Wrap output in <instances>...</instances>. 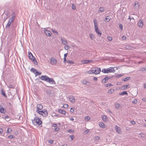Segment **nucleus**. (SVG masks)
<instances>
[{
  "instance_id": "cd10ccee",
  "label": "nucleus",
  "mask_w": 146,
  "mask_h": 146,
  "mask_svg": "<svg viewBox=\"0 0 146 146\" xmlns=\"http://www.w3.org/2000/svg\"><path fill=\"white\" fill-rule=\"evenodd\" d=\"M70 48V47L68 45L66 44L64 46V48L66 50H68V49Z\"/></svg>"
},
{
  "instance_id": "a18cd8bd",
  "label": "nucleus",
  "mask_w": 146,
  "mask_h": 146,
  "mask_svg": "<svg viewBox=\"0 0 146 146\" xmlns=\"http://www.w3.org/2000/svg\"><path fill=\"white\" fill-rule=\"evenodd\" d=\"M119 28H120L121 29V30H123V26L121 24H119Z\"/></svg>"
},
{
  "instance_id": "2f4dec72",
  "label": "nucleus",
  "mask_w": 146,
  "mask_h": 146,
  "mask_svg": "<svg viewBox=\"0 0 146 146\" xmlns=\"http://www.w3.org/2000/svg\"><path fill=\"white\" fill-rule=\"evenodd\" d=\"M5 119L7 121H9L10 120V118L9 116L7 115L5 117Z\"/></svg>"
},
{
  "instance_id": "8fccbe9b",
  "label": "nucleus",
  "mask_w": 146,
  "mask_h": 146,
  "mask_svg": "<svg viewBox=\"0 0 146 146\" xmlns=\"http://www.w3.org/2000/svg\"><path fill=\"white\" fill-rule=\"evenodd\" d=\"M90 36L92 39H93L94 38V36L92 34H90Z\"/></svg>"
},
{
  "instance_id": "f704fd0d",
  "label": "nucleus",
  "mask_w": 146,
  "mask_h": 146,
  "mask_svg": "<svg viewBox=\"0 0 146 146\" xmlns=\"http://www.w3.org/2000/svg\"><path fill=\"white\" fill-rule=\"evenodd\" d=\"M41 74V72H40L37 71L35 74V76H36L37 75H40Z\"/></svg>"
},
{
  "instance_id": "20e7f679",
  "label": "nucleus",
  "mask_w": 146,
  "mask_h": 146,
  "mask_svg": "<svg viewBox=\"0 0 146 146\" xmlns=\"http://www.w3.org/2000/svg\"><path fill=\"white\" fill-rule=\"evenodd\" d=\"M94 25L95 27V31L100 36L102 35V33L100 32L98 28V24L97 22V20L94 19Z\"/></svg>"
},
{
  "instance_id": "7c9ffc66",
  "label": "nucleus",
  "mask_w": 146,
  "mask_h": 146,
  "mask_svg": "<svg viewBox=\"0 0 146 146\" xmlns=\"http://www.w3.org/2000/svg\"><path fill=\"white\" fill-rule=\"evenodd\" d=\"M52 31L55 35H58V33L54 29H52Z\"/></svg>"
},
{
  "instance_id": "aec40b11",
  "label": "nucleus",
  "mask_w": 146,
  "mask_h": 146,
  "mask_svg": "<svg viewBox=\"0 0 146 146\" xmlns=\"http://www.w3.org/2000/svg\"><path fill=\"white\" fill-rule=\"evenodd\" d=\"M111 18V17L109 16H108L106 17L104 21L106 22H109L110 21Z\"/></svg>"
},
{
  "instance_id": "b1692460",
  "label": "nucleus",
  "mask_w": 146,
  "mask_h": 146,
  "mask_svg": "<svg viewBox=\"0 0 146 146\" xmlns=\"http://www.w3.org/2000/svg\"><path fill=\"white\" fill-rule=\"evenodd\" d=\"M138 25L139 27H142L143 25V22L141 21H139L138 23Z\"/></svg>"
},
{
  "instance_id": "6ab92c4d",
  "label": "nucleus",
  "mask_w": 146,
  "mask_h": 146,
  "mask_svg": "<svg viewBox=\"0 0 146 146\" xmlns=\"http://www.w3.org/2000/svg\"><path fill=\"white\" fill-rule=\"evenodd\" d=\"M139 4L138 3L137 1H135V2L134 5V7L135 9H137L139 7Z\"/></svg>"
},
{
  "instance_id": "37998d69",
  "label": "nucleus",
  "mask_w": 146,
  "mask_h": 146,
  "mask_svg": "<svg viewBox=\"0 0 146 146\" xmlns=\"http://www.w3.org/2000/svg\"><path fill=\"white\" fill-rule=\"evenodd\" d=\"M106 87H110L112 85L111 84H107L105 85Z\"/></svg>"
},
{
  "instance_id": "6e6d98bb",
  "label": "nucleus",
  "mask_w": 146,
  "mask_h": 146,
  "mask_svg": "<svg viewBox=\"0 0 146 146\" xmlns=\"http://www.w3.org/2000/svg\"><path fill=\"white\" fill-rule=\"evenodd\" d=\"M83 84H87L88 85V84H89V83L88 82H87L86 81H84L83 82Z\"/></svg>"
},
{
  "instance_id": "72a5a7b5",
  "label": "nucleus",
  "mask_w": 146,
  "mask_h": 146,
  "mask_svg": "<svg viewBox=\"0 0 146 146\" xmlns=\"http://www.w3.org/2000/svg\"><path fill=\"white\" fill-rule=\"evenodd\" d=\"M12 131L11 129L10 128H8L7 129V133L9 134Z\"/></svg>"
},
{
  "instance_id": "e433bc0d",
  "label": "nucleus",
  "mask_w": 146,
  "mask_h": 146,
  "mask_svg": "<svg viewBox=\"0 0 146 146\" xmlns=\"http://www.w3.org/2000/svg\"><path fill=\"white\" fill-rule=\"evenodd\" d=\"M67 62L68 64H73L74 63V62L70 60H67Z\"/></svg>"
},
{
  "instance_id": "dca6fc26",
  "label": "nucleus",
  "mask_w": 146,
  "mask_h": 146,
  "mask_svg": "<svg viewBox=\"0 0 146 146\" xmlns=\"http://www.w3.org/2000/svg\"><path fill=\"white\" fill-rule=\"evenodd\" d=\"M29 59H30L33 62H35L36 64V63L35 62V64H37V62L36 59V58L33 55L32 56H31V58H29Z\"/></svg>"
},
{
  "instance_id": "423d86ee",
  "label": "nucleus",
  "mask_w": 146,
  "mask_h": 146,
  "mask_svg": "<svg viewBox=\"0 0 146 146\" xmlns=\"http://www.w3.org/2000/svg\"><path fill=\"white\" fill-rule=\"evenodd\" d=\"M10 17L9 21L11 23H13L15 18V13H13L12 15L10 16Z\"/></svg>"
},
{
  "instance_id": "de8ad7c7",
  "label": "nucleus",
  "mask_w": 146,
  "mask_h": 146,
  "mask_svg": "<svg viewBox=\"0 0 146 146\" xmlns=\"http://www.w3.org/2000/svg\"><path fill=\"white\" fill-rule=\"evenodd\" d=\"M5 12V15L7 16H8L9 14V11L8 10Z\"/></svg>"
},
{
  "instance_id": "f257e3e1",
  "label": "nucleus",
  "mask_w": 146,
  "mask_h": 146,
  "mask_svg": "<svg viewBox=\"0 0 146 146\" xmlns=\"http://www.w3.org/2000/svg\"><path fill=\"white\" fill-rule=\"evenodd\" d=\"M39 78H40L42 80H44L50 84H56L53 78H50L46 75L42 76L41 77H39Z\"/></svg>"
},
{
  "instance_id": "69168bd1",
  "label": "nucleus",
  "mask_w": 146,
  "mask_h": 146,
  "mask_svg": "<svg viewBox=\"0 0 146 146\" xmlns=\"http://www.w3.org/2000/svg\"><path fill=\"white\" fill-rule=\"evenodd\" d=\"M48 142L51 144L53 143V141L52 140H49L48 141Z\"/></svg>"
},
{
  "instance_id": "f03ea898",
  "label": "nucleus",
  "mask_w": 146,
  "mask_h": 146,
  "mask_svg": "<svg viewBox=\"0 0 146 146\" xmlns=\"http://www.w3.org/2000/svg\"><path fill=\"white\" fill-rule=\"evenodd\" d=\"M117 68L116 67H111L107 69H102V72L104 73H109L113 71H115V70L117 69Z\"/></svg>"
},
{
  "instance_id": "6e6552de",
  "label": "nucleus",
  "mask_w": 146,
  "mask_h": 146,
  "mask_svg": "<svg viewBox=\"0 0 146 146\" xmlns=\"http://www.w3.org/2000/svg\"><path fill=\"white\" fill-rule=\"evenodd\" d=\"M44 33L45 35L48 36H50L51 35V32L46 29V28H44Z\"/></svg>"
},
{
  "instance_id": "4c0bfd02",
  "label": "nucleus",
  "mask_w": 146,
  "mask_h": 146,
  "mask_svg": "<svg viewBox=\"0 0 146 146\" xmlns=\"http://www.w3.org/2000/svg\"><path fill=\"white\" fill-rule=\"evenodd\" d=\"M46 93L48 95H51L52 94V92L50 90H47L46 91Z\"/></svg>"
},
{
  "instance_id": "412c9836",
  "label": "nucleus",
  "mask_w": 146,
  "mask_h": 146,
  "mask_svg": "<svg viewBox=\"0 0 146 146\" xmlns=\"http://www.w3.org/2000/svg\"><path fill=\"white\" fill-rule=\"evenodd\" d=\"M1 92L2 95H3L4 96L5 98L7 97V96L5 94V91H4L2 89L1 91Z\"/></svg>"
},
{
  "instance_id": "774afa93",
  "label": "nucleus",
  "mask_w": 146,
  "mask_h": 146,
  "mask_svg": "<svg viewBox=\"0 0 146 146\" xmlns=\"http://www.w3.org/2000/svg\"><path fill=\"white\" fill-rule=\"evenodd\" d=\"M146 70V69L145 68H142L141 70V71H145Z\"/></svg>"
},
{
  "instance_id": "1a4fd4ad",
  "label": "nucleus",
  "mask_w": 146,
  "mask_h": 146,
  "mask_svg": "<svg viewBox=\"0 0 146 146\" xmlns=\"http://www.w3.org/2000/svg\"><path fill=\"white\" fill-rule=\"evenodd\" d=\"M50 63L52 65L55 64L57 62V60L54 58L52 57L50 60Z\"/></svg>"
},
{
  "instance_id": "a19ab883",
  "label": "nucleus",
  "mask_w": 146,
  "mask_h": 146,
  "mask_svg": "<svg viewBox=\"0 0 146 146\" xmlns=\"http://www.w3.org/2000/svg\"><path fill=\"white\" fill-rule=\"evenodd\" d=\"M104 124L103 123H100L99 125L101 127L104 128Z\"/></svg>"
},
{
  "instance_id": "9d476101",
  "label": "nucleus",
  "mask_w": 146,
  "mask_h": 146,
  "mask_svg": "<svg viewBox=\"0 0 146 146\" xmlns=\"http://www.w3.org/2000/svg\"><path fill=\"white\" fill-rule=\"evenodd\" d=\"M61 40L63 44L65 46L67 44V42L65 38H61Z\"/></svg>"
},
{
  "instance_id": "7ed1b4c3",
  "label": "nucleus",
  "mask_w": 146,
  "mask_h": 146,
  "mask_svg": "<svg viewBox=\"0 0 146 146\" xmlns=\"http://www.w3.org/2000/svg\"><path fill=\"white\" fill-rule=\"evenodd\" d=\"M32 121L34 125H36L35 123L38 125H40L41 124L42 121L40 120V119L38 117H35L34 119L32 120Z\"/></svg>"
},
{
  "instance_id": "4d7b16f0",
  "label": "nucleus",
  "mask_w": 146,
  "mask_h": 146,
  "mask_svg": "<svg viewBox=\"0 0 146 146\" xmlns=\"http://www.w3.org/2000/svg\"><path fill=\"white\" fill-rule=\"evenodd\" d=\"M3 129L1 128H0V135H1L3 133Z\"/></svg>"
},
{
  "instance_id": "a878e982",
  "label": "nucleus",
  "mask_w": 146,
  "mask_h": 146,
  "mask_svg": "<svg viewBox=\"0 0 146 146\" xmlns=\"http://www.w3.org/2000/svg\"><path fill=\"white\" fill-rule=\"evenodd\" d=\"M5 110L3 108H2L0 109V112L2 113H5Z\"/></svg>"
},
{
  "instance_id": "864d4df0",
  "label": "nucleus",
  "mask_w": 146,
  "mask_h": 146,
  "mask_svg": "<svg viewBox=\"0 0 146 146\" xmlns=\"http://www.w3.org/2000/svg\"><path fill=\"white\" fill-rule=\"evenodd\" d=\"M59 128L58 127H56L54 129V131L56 132L58 131L59 130Z\"/></svg>"
},
{
  "instance_id": "f8f14e48",
  "label": "nucleus",
  "mask_w": 146,
  "mask_h": 146,
  "mask_svg": "<svg viewBox=\"0 0 146 146\" xmlns=\"http://www.w3.org/2000/svg\"><path fill=\"white\" fill-rule=\"evenodd\" d=\"M92 60H84L82 61V63L83 64H87L92 62Z\"/></svg>"
},
{
  "instance_id": "338daca9",
  "label": "nucleus",
  "mask_w": 146,
  "mask_h": 146,
  "mask_svg": "<svg viewBox=\"0 0 146 146\" xmlns=\"http://www.w3.org/2000/svg\"><path fill=\"white\" fill-rule=\"evenodd\" d=\"M90 131L89 129H87L85 131V132L86 134H87Z\"/></svg>"
},
{
  "instance_id": "c9c22d12",
  "label": "nucleus",
  "mask_w": 146,
  "mask_h": 146,
  "mask_svg": "<svg viewBox=\"0 0 146 146\" xmlns=\"http://www.w3.org/2000/svg\"><path fill=\"white\" fill-rule=\"evenodd\" d=\"M137 102V100L135 99H133L132 101V103L134 104H136Z\"/></svg>"
},
{
  "instance_id": "58836bf2",
  "label": "nucleus",
  "mask_w": 146,
  "mask_h": 146,
  "mask_svg": "<svg viewBox=\"0 0 146 146\" xmlns=\"http://www.w3.org/2000/svg\"><path fill=\"white\" fill-rule=\"evenodd\" d=\"M14 137L12 135H10L7 137V138L10 139H13Z\"/></svg>"
},
{
  "instance_id": "ea45409f",
  "label": "nucleus",
  "mask_w": 146,
  "mask_h": 146,
  "mask_svg": "<svg viewBox=\"0 0 146 146\" xmlns=\"http://www.w3.org/2000/svg\"><path fill=\"white\" fill-rule=\"evenodd\" d=\"M139 135V136L141 137H145V134L142 133H140Z\"/></svg>"
},
{
  "instance_id": "c03bdc74",
  "label": "nucleus",
  "mask_w": 146,
  "mask_h": 146,
  "mask_svg": "<svg viewBox=\"0 0 146 146\" xmlns=\"http://www.w3.org/2000/svg\"><path fill=\"white\" fill-rule=\"evenodd\" d=\"M85 120L88 121L89 119H90V117L88 116H86L85 117Z\"/></svg>"
},
{
  "instance_id": "f3484780",
  "label": "nucleus",
  "mask_w": 146,
  "mask_h": 146,
  "mask_svg": "<svg viewBox=\"0 0 146 146\" xmlns=\"http://www.w3.org/2000/svg\"><path fill=\"white\" fill-rule=\"evenodd\" d=\"M29 59H30L33 62H35L36 64V63L35 62V64H37V62L36 59V58L33 55L32 56H31V58H29Z\"/></svg>"
},
{
  "instance_id": "5fc2aeb1",
  "label": "nucleus",
  "mask_w": 146,
  "mask_h": 146,
  "mask_svg": "<svg viewBox=\"0 0 146 146\" xmlns=\"http://www.w3.org/2000/svg\"><path fill=\"white\" fill-rule=\"evenodd\" d=\"M70 137L71 138L72 140L74 138V135H71Z\"/></svg>"
},
{
  "instance_id": "13d9d810",
  "label": "nucleus",
  "mask_w": 146,
  "mask_h": 146,
  "mask_svg": "<svg viewBox=\"0 0 146 146\" xmlns=\"http://www.w3.org/2000/svg\"><path fill=\"white\" fill-rule=\"evenodd\" d=\"M93 69H92L91 70H90L88 71V72L89 74H91L92 73H94V72H93L92 70Z\"/></svg>"
},
{
  "instance_id": "c756f323",
  "label": "nucleus",
  "mask_w": 146,
  "mask_h": 146,
  "mask_svg": "<svg viewBox=\"0 0 146 146\" xmlns=\"http://www.w3.org/2000/svg\"><path fill=\"white\" fill-rule=\"evenodd\" d=\"M12 23H11L9 21H8V23L6 26V27L7 28L8 27L9 28Z\"/></svg>"
},
{
  "instance_id": "5701e85b",
  "label": "nucleus",
  "mask_w": 146,
  "mask_h": 146,
  "mask_svg": "<svg viewBox=\"0 0 146 146\" xmlns=\"http://www.w3.org/2000/svg\"><path fill=\"white\" fill-rule=\"evenodd\" d=\"M105 9L103 7H100L99 9L98 12L99 13L102 12Z\"/></svg>"
},
{
  "instance_id": "052dcab7",
  "label": "nucleus",
  "mask_w": 146,
  "mask_h": 146,
  "mask_svg": "<svg viewBox=\"0 0 146 146\" xmlns=\"http://www.w3.org/2000/svg\"><path fill=\"white\" fill-rule=\"evenodd\" d=\"M74 108H71L70 110V111H71V112L72 113H73L74 112Z\"/></svg>"
},
{
  "instance_id": "39448f33",
  "label": "nucleus",
  "mask_w": 146,
  "mask_h": 146,
  "mask_svg": "<svg viewBox=\"0 0 146 146\" xmlns=\"http://www.w3.org/2000/svg\"><path fill=\"white\" fill-rule=\"evenodd\" d=\"M36 111L37 113L41 115L43 117H46L47 115V111L46 110H43L41 111L37 110Z\"/></svg>"
},
{
  "instance_id": "ddd939ff",
  "label": "nucleus",
  "mask_w": 146,
  "mask_h": 146,
  "mask_svg": "<svg viewBox=\"0 0 146 146\" xmlns=\"http://www.w3.org/2000/svg\"><path fill=\"white\" fill-rule=\"evenodd\" d=\"M130 19V21H131V26H132L133 25H134L135 24V22L134 21V19H133V18H131L129 16V17H128V19Z\"/></svg>"
},
{
  "instance_id": "49530a36",
  "label": "nucleus",
  "mask_w": 146,
  "mask_h": 146,
  "mask_svg": "<svg viewBox=\"0 0 146 146\" xmlns=\"http://www.w3.org/2000/svg\"><path fill=\"white\" fill-rule=\"evenodd\" d=\"M72 9L73 10H74L76 9V7L75 5H74L73 4H72Z\"/></svg>"
},
{
  "instance_id": "9b49d317",
  "label": "nucleus",
  "mask_w": 146,
  "mask_h": 146,
  "mask_svg": "<svg viewBox=\"0 0 146 146\" xmlns=\"http://www.w3.org/2000/svg\"><path fill=\"white\" fill-rule=\"evenodd\" d=\"M113 77V76H106L105 78H104V79H105L104 83H105L107 82L108 80L112 78Z\"/></svg>"
},
{
  "instance_id": "3c124183",
  "label": "nucleus",
  "mask_w": 146,
  "mask_h": 146,
  "mask_svg": "<svg viewBox=\"0 0 146 146\" xmlns=\"http://www.w3.org/2000/svg\"><path fill=\"white\" fill-rule=\"evenodd\" d=\"M31 52H30L29 53V56H28L29 58H30L31 57V56H33Z\"/></svg>"
},
{
  "instance_id": "473e14b6",
  "label": "nucleus",
  "mask_w": 146,
  "mask_h": 146,
  "mask_svg": "<svg viewBox=\"0 0 146 146\" xmlns=\"http://www.w3.org/2000/svg\"><path fill=\"white\" fill-rule=\"evenodd\" d=\"M127 86L128 85H123L121 87V89L122 90H125L127 88Z\"/></svg>"
},
{
  "instance_id": "bb28decb",
  "label": "nucleus",
  "mask_w": 146,
  "mask_h": 146,
  "mask_svg": "<svg viewBox=\"0 0 146 146\" xmlns=\"http://www.w3.org/2000/svg\"><path fill=\"white\" fill-rule=\"evenodd\" d=\"M31 71L35 74L37 71V70L34 68H32L31 70Z\"/></svg>"
},
{
  "instance_id": "e2e57ef3",
  "label": "nucleus",
  "mask_w": 146,
  "mask_h": 146,
  "mask_svg": "<svg viewBox=\"0 0 146 146\" xmlns=\"http://www.w3.org/2000/svg\"><path fill=\"white\" fill-rule=\"evenodd\" d=\"M64 107L65 108H67L68 107V105L67 104H65L64 105Z\"/></svg>"
},
{
  "instance_id": "4468645a",
  "label": "nucleus",
  "mask_w": 146,
  "mask_h": 146,
  "mask_svg": "<svg viewBox=\"0 0 146 146\" xmlns=\"http://www.w3.org/2000/svg\"><path fill=\"white\" fill-rule=\"evenodd\" d=\"M115 129L116 131L118 133H120L121 132L120 128L119 127H118L117 125L115 126Z\"/></svg>"
},
{
  "instance_id": "680f3d73",
  "label": "nucleus",
  "mask_w": 146,
  "mask_h": 146,
  "mask_svg": "<svg viewBox=\"0 0 146 146\" xmlns=\"http://www.w3.org/2000/svg\"><path fill=\"white\" fill-rule=\"evenodd\" d=\"M57 126V124L56 123H54L52 125V127H56Z\"/></svg>"
},
{
  "instance_id": "0eeeda50",
  "label": "nucleus",
  "mask_w": 146,
  "mask_h": 146,
  "mask_svg": "<svg viewBox=\"0 0 146 146\" xmlns=\"http://www.w3.org/2000/svg\"><path fill=\"white\" fill-rule=\"evenodd\" d=\"M92 71L95 74H98L100 73L101 72V69L100 68H95V69H93Z\"/></svg>"
},
{
  "instance_id": "79ce46f5",
  "label": "nucleus",
  "mask_w": 146,
  "mask_h": 146,
  "mask_svg": "<svg viewBox=\"0 0 146 146\" xmlns=\"http://www.w3.org/2000/svg\"><path fill=\"white\" fill-rule=\"evenodd\" d=\"M120 105L119 104H115V107L117 108H119L120 107Z\"/></svg>"
},
{
  "instance_id": "603ef678",
  "label": "nucleus",
  "mask_w": 146,
  "mask_h": 146,
  "mask_svg": "<svg viewBox=\"0 0 146 146\" xmlns=\"http://www.w3.org/2000/svg\"><path fill=\"white\" fill-rule=\"evenodd\" d=\"M108 39L109 41H111L112 40V38L111 37L109 36L108 37Z\"/></svg>"
},
{
  "instance_id": "393cba45",
  "label": "nucleus",
  "mask_w": 146,
  "mask_h": 146,
  "mask_svg": "<svg viewBox=\"0 0 146 146\" xmlns=\"http://www.w3.org/2000/svg\"><path fill=\"white\" fill-rule=\"evenodd\" d=\"M58 111L60 113L62 114H65L66 111L63 110L59 109Z\"/></svg>"
},
{
  "instance_id": "4be33fe9",
  "label": "nucleus",
  "mask_w": 146,
  "mask_h": 146,
  "mask_svg": "<svg viewBox=\"0 0 146 146\" xmlns=\"http://www.w3.org/2000/svg\"><path fill=\"white\" fill-rule=\"evenodd\" d=\"M128 94L126 91H124L119 93V95L123 96L124 95H127Z\"/></svg>"
},
{
  "instance_id": "c85d7f7f",
  "label": "nucleus",
  "mask_w": 146,
  "mask_h": 146,
  "mask_svg": "<svg viewBox=\"0 0 146 146\" xmlns=\"http://www.w3.org/2000/svg\"><path fill=\"white\" fill-rule=\"evenodd\" d=\"M102 119L104 121H105L107 120V116L106 115H104L102 116Z\"/></svg>"
},
{
  "instance_id": "a211bd4d",
  "label": "nucleus",
  "mask_w": 146,
  "mask_h": 146,
  "mask_svg": "<svg viewBox=\"0 0 146 146\" xmlns=\"http://www.w3.org/2000/svg\"><path fill=\"white\" fill-rule=\"evenodd\" d=\"M37 110H41L43 108L41 104H38L37 105Z\"/></svg>"
},
{
  "instance_id": "2eb2a0df",
  "label": "nucleus",
  "mask_w": 146,
  "mask_h": 146,
  "mask_svg": "<svg viewBox=\"0 0 146 146\" xmlns=\"http://www.w3.org/2000/svg\"><path fill=\"white\" fill-rule=\"evenodd\" d=\"M69 98L72 102H75V98L72 96H70L69 97Z\"/></svg>"
},
{
  "instance_id": "09e8293b",
  "label": "nucleus",
  "mask_w": 146,
  "mask_h": 146,
  "mask_svg": "<svg viewBox=\"0 0 146 146\" xmlns=\"http://www.w3.org/2000/svg\"><path fill=\"white\" fill-rule=\"evenodd\" d=\"M68 55V53H66L64 54V60L66 59V57H67Z\"/></svg>"
},
{
  "instance_id": "bf43d9fd",
  "label": "nucleus",
  "mask_w": 146,
  "mask_h": 146,
  "mask_svg": "<svg viewBox=\"0 0 146 146\" xmlns=\"http://www.w3.org/2000/svg\"><path fill=\"white\" fill-rule=\"evenodd\" d=\"M123 80L124 81H125L128 80V77H127L125 78H124L123 79Z\"/></svg>"
},
{
  "instance_id": "0e129e2a",
  "label": "nucleus",
  "mask_w": 146,
  "mask_h": 146,
  "mask_svg": "<svg viewBox=\"0 0 146 146\" xmlns=\"http://www.w3.org/2000/svg\"><path fill=\"white\" fill-rule=\"evenodd\" d=\"M130 122L133 125H134L135 123V121H131Z\"/></svg>"
}]
</instances>
